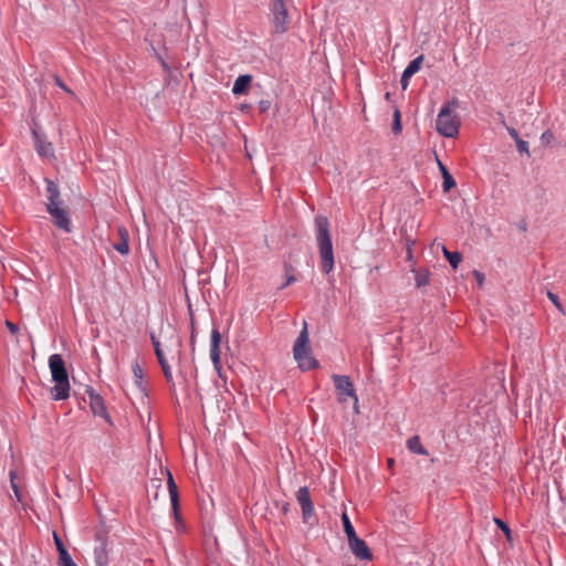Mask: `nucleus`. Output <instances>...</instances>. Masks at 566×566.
Wrapping results in <instances>:
<instances>
[{"instance_id":"17","label":"nucleus","mask_w":566,"mask_h":566,"mask_svg":"<svg viewBox=\"0 0 566 566\" xmlns=\"http://www.w3.org/2000/svg\"><path fill=\"white\" fill-rule=\"evenodd\" d=\"M252 75L250 74H243V75H239L237 77V80L234 81V84H233V87H232V93L234 95H244L248 93L250 86H251V83H252Z\"/></svg>"},{"instance_id":"4","label":"nucleus","mask_w":566,"mask_h":566,"mask_svg":"<svg viewBox=\"0 0 566 566\" xmlns=\"http://www.w3.org/2000/svg\"><path fill=\"white\" fill-rule=\"evenodd\" d=\"M293 356L303 371H308L319 366L318 360L312 355L306 323H304L303 329L294 343Z\"/></svg>"},{"instance_id":"35","label":"nucleus","mask_w":566,"mask_h":566,"mask_svg":"<svg viewBox=\"0 0 566 566\" xmlns=\"http://www.w3.org/2000/svg\"><path fill=\"white\" fill-rule=\"evenodd\" d=\"M476 283H478V286L479 287H482L483 283H484V280H485V276L482 272L478 271V270H474L472 272Z\"/></svg>"},{"instance_id":"47","label":"nucleus","mask_w":566,"mask_h":566,"mask_svg":"<svg viewBox=\"0 0 566 566\" xmlns=\"http://www.w3.org/2000/svg\"><path fill=\"white\" fill-rule=\"evenodd\" d=\"M387 463H388V467H392L395 463V460L390 458L387 460Z\"/></svg>"},{"instance_id":"6","label":"nucleus","mask_w":566,"mask_h":566,"mask_svg":"<svg viewBox=\"0 0 566 566\" xmlns=\"http://www.w3.org/2000/svg\"><path fill=\"white\" fill-rule=\"evenodd\" d=\"M273 27L276 33H284L289 29L287 10L283 0H272Z\"/></svg>"},{"instance_id":"27","label":"nucleus","mask_w":566,"mask_h":566,"mask_svg":"<svg viewBox=\"0 0 566 566\" xmlns=\"http://www.w3.org/2000/svg\"><path fill=\"white\" fill-rule=\"evenodd\" d=\"M455 180L452 175H447L442 177V190L443 192H449L452 188L455 187Z\"/></svg>"},{"instance_id":"13","label":"nucleus","mask_w":566,"mask_h":566,"mask_svg":"<svg viewBox=\"0 0 566 566\" xmlns=\"http://www.w3.org/2000/svg\"><path fill=\"white\" fill-rule=\"evenodd\" d=\"M348 545L352 553L360 560H371L373 553L366 542L358 536L348 539Z\"/></svg>"},{"instance_id":"48","label":"nucleus","mask_w":566,"mask_h":566,"mask_svg":"<svg viewBox=\"0 0 566 566\" xmlns=\"http://www.w3.org/2000/svg\"><path fill=\"white\" fill-rule=\"evenodd\" d=\"M390 97H391V94H390L389 92H387V93L385 94V98H386L387 101H389V99H390Z\"/></svg>"},{"instance_id":"15","label":"nucleus","mask_w":566,"mask_h":566,"mask_svg":"<svg viewBox=\"0 0 566 566\" xmlns=\"http://www.w3.org/2000/svg\"><path fill=\"white\" fill-rule=\"evenodd\" d=\"M118 241L113 243V248L123 255L129 252V233L126 227H117Z\"/></svg>"},{"instance_id":"26","label":"nucleus","mask_w":566,"mask_h":566,"mask_svg":"<svg viewBox=\"0 0 566 566\" xmlns=\"http://www.w3.org/2000/svg\"><path fill=\"white\" fill-rule=\"evenodd\" d=\"M401 130H402L401 114H400V111L396 107L394 111V118H392V133L395 135H398L401 133Z\"/></svg>"},{"instance_id":"40","label":"nucleus","mask_w":566,"mask_h":566,"mask_svg":"<svg viewBox=\"0 0 566 566\" xmlns=\"http://www.w3.org/2000/svg\"><path fill=\"white\" fill-rule=\"evenodd\" d=\"M155 355L157 357V360H158L160 367H165V366L169 365L168 361L165 358L164 352L155 353Z\"/></svg>"},{"instance_id":"9","label":"nucleus","mask_w":566,"mask_h":566,"mask_svg":"<svg viewBox=\"0 0 566 566\" xmlns=\"http://www.w3.org/2000/svg\"><path fill=\"white\" fill-rule=\"evenodd\" d=\"M86 394L90 398V407L94 416L104 418L109 424H113L112 418L107 412L103 397L97 394L92 387L86 388Z\"/></svg>"},{"instance_id":"7","label":"nucleus","mask_w":566,"mask_h":566,"mask_svg":"<svg viewBox=\"0 0 566 566\" xmlns=\"http://www.w3.org/2000/svg\"><path fill=\"white\" fill-rule=\"evenodd\" d=\"M98 545L94 548L95 566H108L107 533L105 530H97L94 535Z\"/></svg>"},{"instance_id":"31","label":"nucleus","mask_w":566,"mask_h":566,"mask_svg":"<svg viewBox=\"0 0 566 566\" xmlns=\"http://www.w3.org/2000/svg\"><path fill=\"white\" fill-rule=\"evenodd\" d=\"M190 327H191L190 347H191V350H195V344H196V322H195V318H193L192 315H191V319H190Z\"/></svg>"},{"instance_id":"10","label":"nucleus","mask_w":566,"mask_h":566,"mask_svg":"<svg viewBox=\"0 0 566 566\" xmlns=\"http://www.w3.org/2000/svg\"><path fill=\"white\" fill-rule=\"evenodd\" d=\"M46 211L52 217V221L54 226H56L59 229L71 232L72 230V222L70 219V213L66 209L61 208L60 205L48 208Z\"/></svg>"},{"instance_id":"5","label":"nucleus","mask_w":566,"mask_h":566,"mask_svg":"<svg viewBox=\"0 0 566 566\" xmlns=\"http://www.w3.org/2000/svg\"><path fill=\"white\" fill-rule=\"evenodd\" d=\"M335 389L338 395V401L345 402L347 397H350L354 399L355 406L358 402V397L356 395V390L354 387V384L350 380L349 376L346 375H336L334 374L332 376Z\"/></svg>"},{"instance_id":"51","label":"nucleus","mask_w":566,"mask_h":566,"mask_svg":"<svg viewBox=\"0 0 566 566\" xmlns=\"http://www.w3.org/2000/svg\"><path fill=\"white\" fill-rule=\"evenodd\" d=\"M12 486H13V489H14L15 494L18 495V489H17V486H15L14 484H12Z\"/></svg>"},{"instance_id":"19","label":"nucleus","mask_w":566,"mask_h":566,"mask_svg":"<svg viewBox=\"0 0 566 566\" xmlns=\"http://www.w3.org/2000/svg\"><path fill=\"white\" fill-rule=\"evenodd\" d=\"M407 447L412 453L428 455V451L420 442L419 436H413L407 440Z\"/></svg>"},{"instance_id":"21","label":"nucleus","mask_w":566,"mask_h":566,"mask_svg":"<svg viewBox=\"0 0 566 566\" xmlns=\"http://www.w3.org/2000/svg\"><path fill=\"white\" fill-rule=\"evenodd\" d=\"M423 60H424L423 54L417 56L416 59H413L412 61L409 62V64L407 65V67L405 69L403 72L410 76H413L421 69Z\"/></svg>"},{"instance_id":"24","label":"nucleus","mask_w":566,"mask_h":566,"mask_svg":"<svg viewBox=\"0 0 566 566\" xmlns=\"http://www.w3.org/2000/svg\"><path fill=\"white\" fill-rule=\"evenodd\" d=\"M57 554L60 566H77L66 548L61 549V552H59Z\"/></svg>"},{"instance_id":"33","label":"nucleus","mask_w":566,"mask_h":566,"mask_svg":"<svg viewBox=\"0 0 566 566\" xmlns=\"http://www.w3.org/2000/svg\"><path fill=\"white\" fill-rule=\"evenodd\" d=\"M516 143V147H517V150L520 153H526L527 155H530V151H528V143L523 140L522 138H520L518 140L515 142Z\"/></svg>"},{"instance_id":"42","label":"nucleus","mask_w":566,"mask_h":566,"mask_svg":"<svg viewBox=\"0 0 566 566\" xmlns=\"http://www.w3.org/2000/svg\"><path fill=\"white\" fill-rule=\"evenodd\" d=\"M437 163H438V166H439V169H440V172H441V176H447V175H450L448 168L439 160V158H437Z\"/></svg>"},{"instance_id":"49","label":"nucleus","mask_w":566,"mask_h":566,"mask_svg":"<svg viewBox=\"0 0 566 566\" xmlns=\"http://www.w3.org/2000/svg\"><path fill=\"white\" fill-rule=\"evenodd\" d=\"M520 229H521V230H523V231H525V230H526V224H525V223L521 224V226H520Z\"/></svg>"},{"instance_id":"50","label":"nucleus","mask_w":566,"mask_h":566,"mask_svg":"<svg viewBox=\"0 0 566 566\" xmlns=\"http://www.w3.org/2000/svg\"><path fill=\"white\" fill-rule=\"evenodd\" d=\"M248 107H249L248 105H242V106H241V109H242V111H244V109H247Z\"/></svg>"},{"instance_id":"30","label":"nucleus","mask_w":566,"mask_h":566,"mask_svg":"<svg viewBox=\"0 0 566 566\" xmlns=\"http://www.w3.org/2000/svg\"><path fill=\"white\" fill-rule=\"evenodd\" d=\"M494 523L505 534L506 538L511 539L512 531H511L510 526L507 525V523H505L503 520H501L499 517L494 518Z\"/></svg>"},{"instance_id":"32","label":"nucleus","mask_w":566,"mask_h":566,"mask_svg":"<svg viewBox=\"0 0 566 566\" xmlns=\"http://www.w3.org/2000/svg\"><path fill=\"white\" fill-rule=\"evenodd\" d=\"M541 140L543 145H549L554 140V134L551 129L545 130L542 136Z\"/></svg>"},{"instance_id":"38","label":"nucleus","mask_w":566,"mask_h":566,"mask_svg":"<svg viewBox=\"0 0 566 566\" xmlns=\"http://www.w3.org/2000/svg\"><path fill=\"white\" fill-rule=\"evenodd\" d=\"M410 75H408L407 73L402 72V75H401V78H400V84H401V88L403 91L407 90L408 85H409V80H410Z\"/></svg>"},{"instance_id":"43","label":"nucleus","mask_w":566,"mask_h":566,"mask_svg":"<svg viewBox=\"0 0 566 566\" xmlns=\"http://www.w3.org/2000/svg\"><path fill=\"white\" fill-rule=\"evenodd\" d=\"M6 325H7L8 329H9L12 334H14V333H17V332H18V326H17V325H14L12 322H10V321H6Z\"/></svg>"},{"instance_id":"25","label":"nucleus","mask_w":566,"mask_h":566,"mask_svg":"<svg viewBox=\"0 0 566 566\" xmlns=\"http://www.w3.org/2000/svg\"><path fill=\"white\" fill-rule=\"evenodd\" d=\"M416 286L422 287L429 284V271L428 270H419L416 272L415 276Z\"/></svg>"},{"instance_id":"8","label":"nucleus","mask_w":566,"mask_h":566,"mask_svg":"<svg viewBox=\"0 0 566 566\" xmlns=\"http://www.w3.org/2000/svg\"><path fill=\"white\" fill-rule=\"evenodd\" d=\"M296 500L302 509V520L306 524H312L314 515V505L307 486H302L296 492Z\"/></svg>"},{"instance_id":"36","label":"nucleus","mask_w":566,"mask_h":566,"mask_svg":"<svg viewBox=\"0 0 566 566\" xmlns=\"http://www.w3.org/2000/svg\"><path fill=\"white\" fill-rule=\"evenodd\" d=\"M54 83L61 87L63 91H65L69 94H73V92L65 85V83L60 78V76L54 75Z\"/></svg>"},{"instance_id":"34","label":"nucleus","mask_w":566,"mask_h":566,"mask_svg":"<svg viewBox=\"0 0 566 566\" xmlns=\"http://www.w3.org/2000/svg\"><path fill=\"white\" fill-rule=\"evenodd\" d=\"M53 539H54V544H55L57 553L61 552V549L66 548L65 545L63 544L62 538L55 532H53Z\"/></svg>"},{"instance_id":"23","label":"nucleus","mask_w":566,"mask_h":566,"mask_svg":"<svg viewBox=\"0 0 566 566\" xmlns=\"http://www.w3.org/2000/svg\"><path fill=\"white\" fill-rule=\"evenodd\" d=\"M284 270H285L286 280H285V283L282 284V286L280 289H284V287L291 285L292 283L296 282V277L294 275L295 269L293 268V265L289 262H285Z\"/></svg>"},{"instance_id":"18","label":"nucleus","mask_w":566,"mask_h":566,"mask_svg":"<svg viewBox=\"0 0 566 566\" xmlns=\"http://www.w3.org/2000/svg\"><path fill=\"white\" fill-rule=\"evenodd\" d=\"M135 384L136 386L142 390L146 391L147 389V382L144 379V370L142 366L138 364V361H135L132 366Z\"/></svg>"},{"instance_id":"1","label":"nucleus","mask_w":566,"mask_h":566,"mask_svg":"<svg viewBox=\"0 0 566 566\" xmlns=\"http://www.w3.org/2000/svg\"><path fill=\"white\" fill-rule=\"evenodd\" d=\"M314 226L321 258V268L325 274H329L335 265L329 221L327 217L318 214L314 219Z\"/></svg>"},{"instance_id":"44","label":"nucleus","mask_w":566,"mask_h":566,"mask_svg":"<svg viewBox=\"0 0 566 566\" xmlns=\"http://www.w3.org/2000/svg\"><path fill=\"white\" fill-rule=\"evenodd\" d=\"M157 57H158L161 66L164 67V70L168 71L169 70L168 63L163 59V56L160 54H157Z\"/></svg>"},{"instance_id":"20","label":"nucleus","mask_w":566,"mask_h":566,"mask_svg":"<svg viewBox=\"0 0 566 566\" xmlns=\"http://www.w3.org/2000/svg\"><path fill=\"white\" fill-rule=\"evenodd\" d=\"M442 252L450 266L455 270L462 261L461 253L458 251H449L446 247L442 248Z\"/></svg>"},{"instance_id":"45","label":"nucleus","mask_w":566,"mask_h":566,"mask_svg":"<svg viewBox=\"0 0 566 566\" xmlns=\"http://www.w3.org/2000/svg\"><path fill=\"white\" fill-rule=\"evenodd\" d=\"M289 512H290V503L285 502V503L282 505V513H283L284 515H286Z\"/></svg>"},{"instance_id":"2","label":"nucleus","mask_w":566,"mask_h":566,"mask_svg":"<svg viewBox=\"0 0 566 566\" xmlns=\"http://www.w3.org/2000/svg\"><path fill=\"white\" fill-rule=\"evenodd\" d=\"M49 367L52 380L55 385L51 388V396L54 400H65L70 397L69 373L65 361L60 354H53L49 358Z\"/></svg>"},{"instance_id":"28","label":"nucleus","mask_w":566,"mask_h":566,"mask_svg":"<svg viewBox=\"0 0 566 566\" xmlns=\"http://www.w3.org/2000/svg\"><path fill=\"white\" fill-rule=\"evenodd\" d=\"M161 370H163V374L165 376L167 384L170 387V391L174 394L176 389H175V382H174L170 366L168 365V366L161 367Z\"/></svg>"},{"instance_id":"29","label":"nucleus","mask_w":566,"mask_h":566,"mask_svg":"<svg viewBox=\"0 0 566 566\" xmlns=\"http://www.w3.org/2000/svg\"><path fill=\"white\" fill-rule=\"evenodd\" d=\"M547 297L552 301V303L555 305V307L558 310L559 313H562L563 315H565V310H564V306L563 304L560 303V300L558 297L557 294L551 292V291H547Z\"/></svg>"},{"instance_id":"46","label":"nucleus","mask_w":566,"mask_h":566,"mask_svg":"<svg viewBox=\"0 0 566 566\" xmlns=\"http://www.w3.org/2000/svg\"><path fill=\"white\" fill-rule=\"evenodd\" d=\"M499 116V122L505 127L507 126L506 123H505V118H504V114L503 113H499L497 114Z\"/></svg>"},{"instance_id":"3","label":"nucleus","mask_w":566,"mask_h":566,"mask_svg":"<svg viewBox=\"0 0 566 566\" xmlns=\"http://www.w3.org/2000/svg\"><path fill=\"white\" fill-rule=\"evenodd\" d=\"M458 106L459 101L455 97L443 103L436 119V129L440 135L448 138L458 136L460 118L458 115L453 114Z\"/></svg>"},{"instance_id":"16","label":"nucleus","mask_w":566,"mask_h":566,"mask_svg":"<svg viewBox=\"0 0 566 566\" xmlns=\"http://www.w3.org/2000/svg\"><path fill=\"white\" fill-rule=\"evenodd\" d=\"M45 184L48 197L46 209L57 205H62V201L60 200V190L57 185L49 178H45Z\"/></svg>"},{"instance_id":"39","label":"nucleus","mask_w":566,"mask_h":566,"mask_svg":"<svg viewBox=\"0 0 566 566\" xmlns=\"http://www.w3.org/2000/svg\"><path fill=\"white\" fill-rule=\"evenodd\" d=\"M150 340L154 346L155 353L163 352V349L160 347V342L157 339V337L154 334L150 335Z\"/></svg>"},{"instance_id":"37","label":"nucleus","mask_w":566,"mask_h":566,"mask_svg":"<svg viewBox=\"0 0 566 566\" xmlns=\"http://www.w3.org/2000/svg\"><path fill=\"white\" fill-rule=\"evenodd\" d=\"M271 107V102L268 101V99H262L259 102V111L260 113H265L270 109Z\"/></svg>"},{"instance_id":"12","label":"nucleus","mask_w":566,"mask_h":566,"mask_svg":"<svg viewBox=\"0 0 566 566\" xmlns=\"http://www.w3.org/2000/svg\"><path fill=\"white\" fill-rule=\"evenodd\" d=\"M32 135L38 155L41 157H52L54 155V149L45 135L35 128L32 129Z\"/></svg>"},{"instance_id":"22","label":"nucleus","mask_w":566,"mask_h":566,"mask_svg":"<svg viewBox=\"0 0 566 566\" xmlns=\"http://www.w3.org/2000/svg\"><path fill=\"white\" fill-rule=\"evenodd\" d=\"M342 522H343V527H344V532L347 536V539H350V538L357 536L355 528L346 513H343Z\"/></svg>"},{"instance_id":"41","label":"nucleus","mask_w":566,"mask_h":566,"mask_svg":"<svg viewBox=\"0 0 566 566\" xmlns=\"http://www.w3.org/2000/svg\"><path fill=\"white\" fill-rule=\"evenodd\" d=\"M509 135L516 142L521 137L518 135V132L514 128V127H510V126H505Z\"/></svg>"},{"instance_id":"14","label":"nucleus","mask_w":566,"mask_h":566,"mask_svg":"<svg viewBox=\"0 0 566 566\" xmlns=\"http://www.w3.org/2000/svg\"><path fill=\"white\" fill-rule=\"evenodd\" d=\"M220 331L218 327H213L211 331L210 358L216 367L220 365Z\"/></svg>"},{"instance_id":"11","label":"nucleus","mask_w":566,"mask_h":566,"mask_svg":"<svg viewBox=\"0 0 566 566\" xmlns=\"http://www.w3.org/2000/svg\"><path fill=\"white\" fill-rule=\"evenodd\" d=\"M167 474H168L167 484H168V491H169V495H170L171 511H172L174 517L176 520L177 526L182 525V520H181V515H180V500H179L178 486L172 478V474L169 471H167Z\"/></svg>"}]
</instances>
